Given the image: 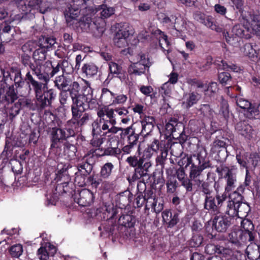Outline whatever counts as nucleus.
Masks as SVG:
<instances>
[{
	"label": "nucleus",
	"instance_id": "393cba45",
	"mask_svg": "<svg viewBox=\"0 0 260 260\" xmlns=\"http://www.w3.org/2000/svg\"><path fill=\"white\" fill-rule=\"evenodd\" d=\"M248 26L245 27L246 31L249 32L251 37V34L260 35V19L257 16H253L250 22L248 21Z\"/></svg>",
	"mask_w": 260,
	"mask_h": 260
},
{
	"label": "nucleus",
	"instance_id": "e2e57ef3",
	"mask_svg": "<svg viewBox=\"0 0 260 260\" xmlns=\"http://www.w3.org/2000/svg\"><path fill=\"white\" fill-rule=\"evenodd\" d=\"M248 161L250 162V168H255L260 161V157L256 153H251L248 157Z\"/></svg>",
	"mask_w": 260,
	"mask_h": 260
},
{
	"label": "nucleus",
	"instance_id": "39448f33",
	"mask_svg": "<svg viewBox=\"0 0 260 260\" xmlns=\"http://www.w3.org/2000/svg\"><path fill=\"white\" fill-rule=\"evenodd\" d=\"M51 67L50 62H46L44 63L36 62L30 65V69L39 80L47 83L50 80L49 72L51 70Z\"/></svg>",
	"mask_w": 260,
	"mask_h": 260
},
{
	"label": "nucleus",
	"instance_id": "a211bd4d",
	"mask_svg": "<svg viewBox=\"0 0 260 260\" xmlns=\"http://www.w3.org/2000/svg\"><path fill=\"white\" fill-rule=\"evenodd\" d=\"M162 147L161 143L158 140L153 139L151 142L148 144L147 148L144 150L143 157H145L146 158H150L158 150H161Z\"/></svg>",
	"mask_w": 260,
	"mask_h": 260
},
{
	"label": "nucleus",
	"instance_id": "c85d7f7f",
	"mask_svg": "<svg viewBox=\"0 0 260 260\" xmlns=\"http://www.w3.org/2000/svg\"><path fill=\"white\" fill-rule=\"evenodd\" d=\"M162 217L163 221L170 228L175 225L179 221L178 214H174L173 216L170 210H165L164 211L162 212Z\"/></svg>",
	"mask_w": 260,
	"mask_h": 260
},
{
	"label": "nucleus",
	"instance_id": "09e8293b",
	"mask_svg": "<svg viewBox=\"0 0 260 260\" xmlns=\"http://www.w3.org/2000/svg\"><path fill=\"white\" fill-rule=\"evenodd\" d=\"M246 113L245 114L247 117L250 119L255 118L259 114V105L257 104H250L249 107L246 109Z\"/></svg>",
	"mask_w": 260,
	"mask_h": 260
},
{
	"label": "nucleus",
	"instance_id": "9b49d317",
	"mask_svg": "<svg viewBox=\"0 0 260 260\" xmlns=\"http://www.w3.org/2000/svg\"><path fill=\"white\" fill-rule=\"evenodd\" d=\"M131 32L127 28L119 29L115 35L114 43L115 46L119 48H124L127 46V39Z\"/></svg>",
	"mask_w": 260,
	"mask_h": 260
},
{
	"label": "nucleus",
	"instance_id": "f03ea898",
	"mask_svg": "<svg viewBox=\"0 0 260 260\" xmlns=\"http://www.w3.org/2000/svg\"><path fill=\"white\" fill-rule=\"evenodd\" d=\"M204 208L209 212L217 214L222 211V205L227 199L226 193L221 194H217L215 197L212 196L205 197Z\"/></svg>",
	"mask_w": 260,
	"mask_h": 260
},
{
	"label": "nucleus",
	"instance_id": "c03bdc74",
	"mask_svg": "<svg viewBox=\"0 0 260 260\" xmlns=\"http://www.w3.org/2000/svg\"><path fill=\"white\" fill-rule=\"evenodd\" d=\"M254 247L253 248L252 245H249L246 249L247 256L252 260H256L260 257L259 246L255 245Z\"/></svg>",
	"mask_w": 260,
	"mask_h": 260
},
{
	"label": "nucleus",
	"instance_id": "2eb2a0df",
	"mask_svg": "<svg viewBox=\"0 0 260 260\" xmlns=\"http://www.w3.org/2000/svg\"><path fill=\"white\" fill-rule=\"evenodd\" d=\"M206 168L198 166L195 164H192L191 166L189 177L191 180L194 183L195 185L199 186L203 181V177L202 173Z\"/></svg>",
	"mask_w": 260,
	"mask_h": 260
},
{
	"label": "nucleus",
	"instance_id": "49530a36",
	"mask_svg": "<svg viewBox=\"0 0 260 260\" xmlns=\"http://www.w3.org/2000/svg\"><path fill=\"white\" fill-rule=\"evenodd\" d=\"M114 166L111 162H106L101 168L100 171L101 177L104 179L108 178L112 172Z\"/></svg>",
	"mask_w": 260,
	"mask_h": 260
},
{
	"label": "nucleus",
	"instance_id": "774afa93",
	"mask_svg": "<svg viewBox=\"0 0 260 260\" xmlns=\"http://www.w3.org/2000/svg\"><path fill=\"white\" fill-rule=\"evenodd\" d=\"M38 255L40 260H47L49 255H50L49 252L44 247H41L38 250Z\"/></svg>",
	"mask_w": 260,
	"mask_h": 260
},
{
	"label": "nucleus",
	"instance_id": "8fccbe9b",
	"mask_svg": "<svg viewBox=\"0 0 260 260\" xmlns=\"http://www.w3.org/2000/svg\"><path fill=\"white\" fill-rule=\"evenodd\" d=\"M6 94L1 95V98L5 100L8 103H13L18 98L17 94L15 92L13 87H9L7 90Z\"/></svg>",
	"mask_w": 260,
	"mask_h": 260
},
{
	"label": "nucleus",
	"instance_id": "a878e982",
	"mask_svg": "<svg viewBox=\"0 0 260 260\" xmlns=\"http://www.w3.org/2000/svg\"><path fill=\"white\" fill-rule=\"evenodd\" d=\"M84 84L81 86L82 94L80 96H82L83 99L81 100L82 105L86 106L87 100H91L93 96V90L90 87V84L85 80H83Z\"/></svg>",
	"mask_w": 260,
	"mask_h": 260
},
{
	"label": "nucleus",
	"instance_id": "0eeeda50",
	"mask_svg": "<svg viewBox=\"0 0 260 260\" xmlns=\"http://www.w3.org/2000/svg\"><path fill=\"white\" fill-rule=\"evenodd\" d=\"M250 210V207L247 203L241 202L236 205L234 207L226 210L225 212L230 216H237L242 219L247 216Z\"/></svg>",
	"mask_w": 260,
	"mask_h": 260
},
{
	"label": "nucleus",
	"instance_id": "7ed1b4c3",
	"mask_svg": "<svg viewBox=\"0 0 260 260\" xmlns=\"http://www.w3.org/2000/svg\"><path fill=\"white\" fill-rule=\"evenodd\" d=\"M86 109L85 106L82 104L72 105V118L69 121L76 125L78 127L86 124L90 120L91 116L87 113H85Z\"/></svg>",
	"mask_w": 260,
	"mask_h": 260
},
{
	"label": "nucleus",
	"instance_id": "4d7b16f0",
	"mask_svg": "<svg viewBox=\"0 0 260 260\" xmlns=\"http://www.w3.org/2000/svg\"><path fill=\"white\" fill-rule=\"evenodd\" d=\"M78 169L82 175L85 176L91 172L92 169V166L87 162H82L78 164Z\"/></svg>",
	"mask_w": 260,
	"mask_h": 260
},
{
	"label": "nucleus",
	"instance_id": "6ab92c4d",
	"mask_svg": "<svg viewBox=\"0 0 260 260\" xmlns=\"http://www.w3.org/2000/svg\"><path fill=\"white\" fill-rule=\"evenodd\" d=\"M80 89V84L76 81L71 84L70 87L68 89V91L70 92V96L72 100V105L82 104L81 100L83 98L82 96H80V94L79 93Z\"/></svg>",
	"mask_w": 260,
	"mask_h": 260
},
{
	"label": "nucleus",
	"instance_id": "7c9ffc66",
	"mask_svg": "<svg viewBox=\"0 0 260 260\" xmlns=\"http://www.w3.org/2000/svg\"><path fill=\"white\" fill-rule=\"evenodd\" d=\"M154 118L152 116H145L141 121L142 130L141 133H149L152 129L154 123Z\"/></svg>",
	"mask_w": 260,
	"mask_h": 260
},
{
	"label": "nucleus",
	"instance_id": "a18cd8bd",
	"mask_svg": "<svg viewBox=\"0 0 260 260\" xmlns=\"http://www.w3.org/2000/svg\"><path fill=\"white\" fill-rule=\"evenodd\" d=\"M46 50L44 48L39 47L37 48L34 52L33 58L35 62H43L46 59Z\"/></svg>",
	"mask_w": 260,
	"mask_h": 260
},
{
	"label": "nucleus",
	"instance_id": "cd10ccee",
	"mask_svg": "<svg viewBox=\"0 0 260 260\" xmlns=\"http://www.w3.org/2000/svg\"><path fill=\"white\" fill-rule=\"evenodd\" d=\"M154 34L159 36V46L164 52H167L168 54L170 51V44L168 40V37L161 30L157 29L155 30Z\"/></svg>",
	"mask_w": 260,
	"mask_h": 260
},
{
	"label": "nucleus",
	"instance_id": "052dcab7",
	"mask_svg": "<svg viewBox=\"0 0 260 260\" xmlns=\"http://www.w3.org/2000/svg\"><path fill=\"white\" fill-rule=\"evenodd\" d=\"M126 161L130 166L132 167H136L141 165L142 162H144V159L141 158L138 159L137 157L136 156H130L126 158Z\"/></svg>",
	"mask_w": 260,
	"mask_h": 260
},
{
	"label": "nucleus",
	"instance_id": "dca6fc26",
	"mask_svg": "<svg viewBox=\"0 0 260 260\" xmlns=\"http://www.w3.org/2000/svg\"><path fill=\"white\" fill-rule=\"evenodd\" d=\"M194 18L200 23L212 30H217V27L214 23L213 18L210 15H207L201 12L194 14Z\"/></svg>",
	"mask_w": 260,
	"mask_h": 260
},
{
	"label": "nucleus",
	"instance_id": "79ce46f5",
	"mask_svg": "<svg viewBox=\"0 0 260 260\" xmlns=\"http://www.w3.org/2000/svg\"><path fill=\"white\" fill-rule=\"evenodd\" d=\"M178 19L175 15H171L170 17L165 16L162 19V22L164 24L168 25L171 28L177 30L180 29V28L176 26L178 22Z\"/></svg>",
	"mask_w": 260,
	"mask_h": 260
},
{
	"label": "nucleus",
	"instance_id": "603ef678",
	"mask_svg": "<svg viewBox=\"0 0 260 260\" xmlns=\"http://www.w3.org/2000/svg\"><path fill=\"white\" fill-rule=\"evenodd\" d=\"M119 223L125 227L131 228L134 226L135 220L129 215H123L119 218Z\"/></svg>",
	"mask_w": 260,
	"mask_h": 260
},
{
	"label": "nucleus",
	"instance_id": "bf43d9fd",
	"mask_svg": "<svg viewBox=\"0 0 260 260\" xmlns=\"http://www.w3.org/2000/svg\"><path fill=\"white\" fill-rule=\"evenodd\" d=\"M60 64L61 66V70L62 73L64 74H69L73 72L74 68H73L72 64L69 63L67 60H63L59 61Z\"/></svg>",
	"mask_w": 260,
	"mask_h": 260
},
{
	"label": "nucleus",
	"instance_id": "3c124183",
	"mask_svg": "<svg viewBox=\"0 0 260 260\" xmlns=\"http://www.w3.org/2000/svg\"><path fill=\"white\" fill-rule=\"evenodd\" d=\"M200 111L203 117L205 118L211 119L214 116V111L208 104L202 105L200 108Z\"/></svg>",
	"mask_w": 260,
	"mask_h": 260
},
{
	"label": "nucleus",
	"instance_id": "b1692460",
	"mask_svg": "<svg viewBox=\"0 0 260 260\" xmlns=\"http://www.w3.org/2000/svg\"><path fill=\"white\" fill-rule=\"evenodd\" d=\"M241 227L244 230V232H242L244 237L247 238L249 241L254 240L252 231L254 230V225L250 220L244 219L241 221Z\"/></svg>",
	"mask_w": 260,
	"mask_h": 260
},
{
	"label": "nucleus",
	"instance_id": "58836bf2",
	"mask_svg": "<svg viewBox=\"0 0 260 260\" xmlns=\"http://www.w3.org/2000/svg\"><path fill=\"white\" fill-rule=\"evenodd\" d=\"M56 43V39L53 37H41L38 42V46L45 50Z\"/></svg>",
	"mask_w": 260,
	"mask_h": 260
},
{
	"label": "nucleus",
	"instance_id": "f257e3e1",
	"mask_svg": "<svg viewBox=\"0 0 260 260\" xmlns=\"http://www.w3.org/2000/svg\"><path fill=\"white\" fill-rule=\"evenodd\" d=\"M25 80L28 85L27 91L29 93L32 90L35 93L37 103L41 108L51 105L54 100L56 94L52 89H47V83H42L36 80L28 71L25 76Z\"/></svg>",
	"mask_w": 260,
	"mask_h": 260
},
{
	"label": "nucleus",
	"instance_id": "5fc2aeb1",
	"mask_svg": "<svg viewBox=\"0 0 260 260\" xmlns=\"http://www.w3.org/2000/svg\"><path fill=\"white\" fill-rule=\"evenodd\" d=\"M23 251V246L20 244H16L12 246L9 250L11 255L16 258H18L21 255Z\"/></svg>",
	"mask_w": 260,
	"mask_h": 260
},
{
	"label": "nucleus",
	"instance_id": "20e7f679",
	"mask_svg": "<svg viewBox=\"0 0 260 260\" xmlns=\"http://www.w3.org/2000/svg\"><path fill=\"white\" fill-rule=\"evenodd\" d=\"M94 10L89 7L87 12L84 13L83 16L79 21V26L84 31H92L94 29H99L101 27L99 24L98 20H92V16Z\"/></svg>",
	"mask_w": 260,
	"mask_h": 260
},
{
	"label": "nucleus",
	"instance_id": "864d4df0",
	"mask_svg": "<svg viewBox=\"0 0 260 260\" xmlns=\"http://www.w3.org/2000/svg\"><path fill=\"white\" fill-rule=\"evenodd\" d=\"M51 144L50 146V152L54 153L56 156L61 154L62 151V146L64 144L62 141H51Z\"/></svg>",
	"mask_w": 260,
	"mask_h": 260
},
{
	"label": "nucleus",
	"instance_id": "aec40b11",
	"mask_svg": "<svg viewBox=\"0 0 260 260\" xmlns=\"http://www.w3.org/2000/svg\"><path fill=\"white\" fill-rule=\"evenodd\" d=\"M236 129L240 135L248 139H251L253 136V130L246 121H242L237 123Z\"/></svg>",
	"mask_w": 260,
	"mask_h": 260
},
{
	"label": "nucleus",
	"instance_id": "72a5a7b5",
	"mask_svg": "<svg viewBox=\"0 0 260 260\" xmlns=\"http://www.w3.org/2000/svg\"><path fill=\"white\" fill-rule=\"evenodd\" d=\"M229 200L227 203L226 209L234 207L236 205L242 202L243 197L242 194L234 191L229 195Z\"/></svg>",
	"mask_w": 260,
	"mask_h": 260
},
{
	"label": "nucleus",
	"instance_id": "6e6d98bb",
	"mask_svg": "<svg viewBox=\"0 0 260 260\" xmlns=\"http://www.w3.org/2000/svg\"><path fill=\"white\" fill-rule=\"evenodd\" d=\"M182 126V123L179 122L176 119H171L166 125V129L168 132V134L172 135L173 137H174L173 134V129H175V126Z\"/></svg>",
	"mask_w": 260,
	"mask_h": 260
},
{
	"label": "nucleus",
	"instance_id": "4be33fe9",
	"mask_svg": "<svg viewBox=\"0 0 260 260\" xmlns=\"http://www.w3.org/2000/svg\"><path fill=\"white\" fill-rule=\"evenodd\" d=\"M241 51L245 56H248L251 60L255 61L257 58L260 50L257 48V46L255 44L247 43L241 48Z\"/></svg>",
	"mask_w": 260,
	"mask_h": 260
},
{
	"label": "nucleus",
	"instance_id": "e433bc0d",
	"mask_svg": "<svg viewBox=\"0 0 260 260\" xmlns=\"http://www.w3.org/2000/svg\"><path fill=\"white\" fill-rule=\"evenodd\" d=\"M101 9L102 10L101 12V18L98 19L99 25L104 23L103 19L110 17L113 15L115 12V10L113 7H107L106 5H102Z\"/></svg>",
	"mask_w": 260,
	"mask_h": 260
},
{
	"label": "nucleus",
	"instance_id": "423d86ee",
	"mask_svg": "<svg viewBox=\"0 0 260 260\" xmlns=\"http://www.w3.org/2000/svg\"><path fill=\"white\" fill-rule=\"evenodd\" d=\"M94 198L93 193L87 189L81 190L74 197L75 202L81 206L90 205L93 202Z\"/></svg>",
	"mask_w": 260,
	"mask_h": 260
},
{
	"label": "nucleus",
	"instance_id": "37998d69",
	"mask_svg": "<svg viewBox=\"0 0 260 260\" xmlns=\"http://www.w3.org/2000/svg\"><path fill=\"white\" fill-rule=\"evenodd\" d=\"M114 93L107 88H103L102 90L101 99L102 101L109 105H112Z\"/></svg>",
	"mask_w": 260,
	"mask_h": 260
},
{
	"label": "nucleus",
	"instance_id": "9d476101",
	"mask_svg": "<svg viewBox=\"0 0 260 260\" xmlns=\"http://www.w3.org/2000/svg\"><path fill=\"white\" fill-rule=\"evenodd\" d=\"M234 168H224L223 170L225 172L224 178L226 181L225 192H230L236 187L237 183L236 174L234 172Z\"/></svg>",
	"mask_w": 260,
	"mask_h": 260
},
{
	"label": "nucleus",
	"instance_id": "1a4fd4ad",
	"mask_svg": "<svg viewBox=\"0 0 260 260\" xmlns=\"http://www.w3.org/2000/svg\"><path fill=\"white\" fill-rule=\"evenodd\" d=\"M74 135L75 132L73 129L54 127L51 132V141H62Z\"/></svg>",
	"mask_w": 260,
	"mask_h": 260
},
{
	"label": "nucleus",
	"instance_id": "f8f14e48",
	"mask_svg": "<svg viewBox=\"0 0 260 260\" xmlns=\"http://www.w3.org/2000/svg\"><path fill=\"white\" fill-rule=\"evenodd\" d=\"M229 218L223 215H216L213 219V226L218 232H224L230 225Z\"/></svg>",
	"mask_w": 260,
	"mask_h": 260
},
{
	"label": "nucleus",
	"instance_id": "473e14b6",
	"mask_svg": "<svg viewBox=\"0 0 260 260\" xmlns=\"http://www.w3.org/2000/svg\"><path fill=\"white\" fill-rule=\"evenodd\" d=\"M11 72L14 75V85L17 89H21L24 85V81L23 80L22 75L20 70L16 68L12 67L11 68Z\"/></svg>",
	"mask_w": 260,
	"mask_h": 260
},
{
	"label": "nucleus",
	"instance_id": "ddd939ff",
	"mask_svg": "<svg viewBox=\"0 0 260 260\" xmlns=\"http://www.w3.org/2000/svg\"><path fill=\"white\" fill-rule=\"evenodd\" d=\"M100 122L98 121H94L92 123V139L91 140V144L94 147L100 146L104 142V139L100 136L102 131Z\"/></svg>",
	"mask_w": 260,
	"mask_h": 260
},
{
	"label": "nucleus",
	"instance_id": "0e129e2a",
	"mask_svg": "<svg viewBox=\"0 0 260 260\" xmlns=\"http://www.w3.org/2000/svg\"><path fill=\"white\" fill-rule=\"evenodd\" d=\"M218 79L221 84L225 85L231 81V76L229 73L221 72L218 75Z\"/></svg>",
	"mask_w": 260,
	"mask_h": 260
},
{
	"label": "nucleus",
	"instance_id": "2f4dec72",
	"mask_svg": "<svg viewBox=\"0 0 260 260\" xmlns=\"http://www.w3.org/2000/svg\"><path fill=\"white\" fill-rule=\"evenodd\" d=\"M28 6L31 8L37 9L41 13H45L49 9V6L43 2V0H30Z\"/></svg>",
	"mask_w": 260,
	"mask_h": 260
},
{
	"label": "nucleus",
	"instance_id": "69168bd1",
	"mask_svg": "<svg viewBox=\"0 0 260 260\" xmlns=\"http://www.w3.org/2000/svg\"><path fill=\"white\" fill-rule=\"evenodd\" d=\"M236 104L241 109L246 110L248 107H249L251 103L246 99L239 97L236 99Z\"/></svg>",
	"mask_w": 260,
	"mask_h": 260
},
{
	"label": "nucleus",
	"instance_id": "6e6552de",
	"mask_svg": "<svg viewBox=\"0 0 260 260\" xmlns=\"http://www.w3.org/2000/svg\"><path fill=\"white\" fill-rule=\"evenodd\" d=\"M120 134L122 139L126 138L127 144L135 146L138 142L139 134H137L133 125L126 128H121Z\"/></svg>",
	"mask_w": 260,
	"mask_h": 260
},
{
	"label": "nucleus",
	"instance_id": "680f3d73",
	"mask_svg": "<svg viewBox=\"0 0 260 260\" xmlns=\"http://www.w3.org/2000/svg\"><path fill=\"white\" fill-rule=\"evenodd\" d=\"M38 46V43L33 41H29L22 46V50L25 53L31 52Z\"/></svg>",
	"mask_w": 260,
	"mask_h": 260
},
{
	"label": "nucleus",
	"instance_id": "f3484780",
	"mask_svg": "<svg viewBox=\"0 0 260 260\" xmlns=\"http://www.w3.org/2000/svg\"><path fill=\"white\" fill-rule=\"evenodd\" d=\"M192 157L198 161V166L206 169L210 167L211 165L207 158V152L204 148H200L197 154L192 155Z\"/></svg>",
	"mask_w": 260,
	"mask_h": 260
},
{
	"label": "nucleus",
	"instance_id": "de8ad7c7",
	"mask_svg": "<svg viewBox=\"0 0 260 260\" xmlns=\"http://www.w3.org/2000/svg\"><path fill=\"white\" fill-rule=\"evenodd\" d=\"M236 159L241 167L245 168L246 170L250 169V162L248 161V154L247 153L241 155L240 153L236 154Z\"/></svg>",
	"mask_w": 260,
	"mask_h": 260
},
{
	"label": "nucleus",
	"instance_id": "c756f323",
	"mask_svg": "<svg viewBox=\"0 0 260 260\" xmlns=\"http://www.w3.org/2000/svg\"><path fill=\"white\" fill-rule=\"evenodd\" d=\"M146 68L142 63L137 62L128 67L127 72L130 75L141 76L145 74Z\"/></svg>",
	"mask_w": 260,
	"mask_h": 260
},
{
	"label": "nucleus",
	"instance_id": "4468645a",
	"mask_svg": "<svg viewBox=\"0 0 260 260\" xmlns=\"http://www.w3.org/2000/svg\"><path fill=\"white\" fill-rule=\"evenodd\" d=\"M240 23L236 24L233 28L232 31L235 36L239 38H245L249 39L250 35L249 32L246 31L245 27L248 26V21L244 18L240 19Z\"/></svg>",
	"mask_w": 260,
	"mask_h": 260
},
{
	"label": "nucleus",
	"instance_id": "412c9836",
	"mask_svg": "<svg viewBox=\"0 0 260 260\" xmlns=\"http://www.w3.org/2000/svg\"><path fill=\"white\" fill-rule=\"evenodd\" d=\"M102 124L101 128L103 131H107L106 134H116L119 131H120L122 127L115 126L116 124V120H109L105 119L104 120L99 121Z\"/></svg>",
	"mask_w": 260,
	"mask_h": 260
},
{
	"label": "nucleus",
	"instance_id": "bb28decb",
	"mask_svg": "<svg viewBox=\"0 0 260 260\" xmlns=\"http://www.w3.org/2000/svg\"><path fill=\"white\" fill-rule=\"evenodd\" d=\"M205 251L209 254H213L216 253L221 255L222 254H229V252L231 253L230 248L214 244H208L205 247Z\"/></svg>",
	"mask_w": 260,
	"mask_h": 260
},
{
	"label": "nucleus",
	"instance_id": "4c0bfd02",
	"mask_svg": "<svg viewBox=\"0 0 260 260\" xmlns=\"http://www.w3.org/2000/svg\"><path fill=\"white\" fill-rule=\"evenodd\" d=\"M63 146V153L66 158L70 160L73 159L76 156L77 152V148L75 146L69 142L64 143Z\"/></svg>",
	"mask_w": 260,
	"mask_h": 260
},
{
	"label": "nucleus",
	"instance_id": "338daca9",
	"mask_svg": "<svg viewBox=\"0 0 260 260\" xmlns=\"http://www.w3.org/2000/svg\"><path fill=\"white\" fill-rule=\"evenodd\" d=\"M106 155H111L114 156H118L121 153V149L118 147H111L108 148L105 150L104 152Z\"/></svg>",
	"mask_w": 260,
	"mask_h": 260
},
{
	"label": "nucleus",
	"instance_id": "5701e85b",
	"mask_svg": "<svg viewBox=\"0 0 260 260\" xmlns=\"http://www.w3.org/2000/svg\"><path fill=\"white\" fill-rule=\"evenodd\" d=\"M200 99V95L194 92L186 93L184 95L182 106L186 109H189L197 103Z\"/></svg>",
	"mask_w": 260,
	"mask_h": 260
},
{
	"label": "nucleus",
	"instance_id": "13d9d810",
	"mask_svg": "<svg viewBox=\"0 0 260 260\" xmlns=\"http://www.w3.org/2000/svg\"><path fill=\"white\" fill-rule=\"evenodd\" d=\"M225 148V143L222 140H215L211 145V151L212 153H218L222 149Z\"/></svg>",
	"mask_w": 260,
	"mask_h": 260
},
{
	"label": "nucleus",
	"instance_id": "a19ab883",
	"mask_svg": "<svg viewBox=\"0 0 260 260\" xmlns=\"http://www.w3.org/2000/svg\"><path fill=\"white\" fill-rule=\"evenodd\" d=\"M243 237L242 232L240 231H233L229 234V239L231 243L239 246L241 244L240 240H241L242 242H244L243 240Z\"/></svg>",
	"mask_w": 260,
	"mask_h": 260
},
{
	"label": "nucleus",
	"instance_id": "c9c22d12",
	"mask_svg": "<svg viewBox=\"0 0 260 260\" xmlns=\"http://www.w3.org/2000/svg\"><path fill=\"white\" fill-rule=\"evenodd\" d=\"M55 86L59 90H66V88L71 84V80L64 76H57L54 81Z\"/></svg>",
	"mask_w": 260,
	"mask_h": 260
},
{
	"label": "nucleus",
	"instance_id": "f704fd0d",
	"mask_svg": "<svg viewBox=\"0 0 260 260\" xmlns=\"http://www.w3.org/2000/svg\"><path fill=\"white\" fill-rule=\"evenodd\" d=\"M81 71L86 77L90 78L96 75L98 68L92 63H87L84 64L81 68Z\"/></svg>",
	"mask_w": 260,
	"mask_h": 260
},
{
	"label": "nucleus",
	"instance_id": "ea45409f",
	"mask_svg": "<svg viewBox=\"0 0 260 260\" xmlns=\"http://www.w3.org/2000/svg\"><path fill=\"white\" fill-rule=\"evenodd\" d=\"M109 70L110 73L108 74L107 79L111 80L114 76L121 74L122 67L115 62L110 61L109 63Z\"/></svg>",
	"mask_w": 260,
	"mask_h": 260
}]
</instances>
